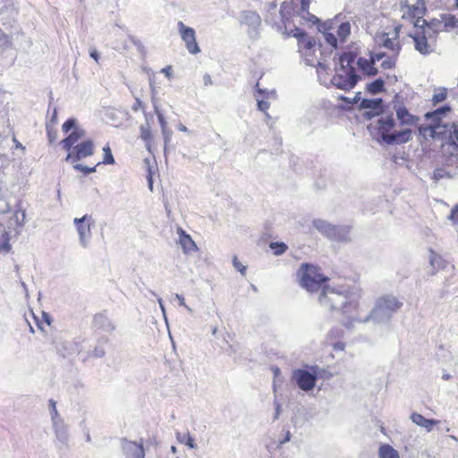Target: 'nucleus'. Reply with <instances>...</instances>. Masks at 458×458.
Here are the masks:
<instances>
[{"instance_id":"obj_1","label":"nucleus","mask_w":458,"mask_h":458,"mask_svg":"<svg viewBox=\"0 0 458 458\" xmlns=\"http://www.w3.org/2000/svg\"><path fill=\"white\" fill-rule=\"evenodd\" d=\"M359 108L365 110L363 117L366 120H371L376 116H380L375 124L370 123L368 125V130L377 142L392 146L402 145L411 140V129L405 128L401 131H394L396 122L393 114L382 116L385 112L382 98H362Z\"/></svg>"},{"instance_id":"obj_2","label":"nucleus","mask_w":458,"mask_h":458,"mask_svg":"<svg viewBox=\"0 0 458 458\" xmlns=\"http://www.w3.org/2000/svg\"><path fill=\"white\" fill-rule=\"evenodd\" d=\"M428 124L421 126L420 132L428 135L434 140L442 141L443 149L447 160H453L454 151L458 150V122L444 123L441 117L426 119Z\"/></svg>"},{"instance_id":"obj_3","label":"nucleus","mask_w":458,"mask_h":458,"mask_svg":"<svg viewBox=\"0 0 458 458\" xmlns=\"http://www.w3.org/2000/svg\"><path fill=\"white\" fill-rule=\"evenodd\" d=\"M321 306L329 310H341L344 314L352 317V311L358 307V297L351 292L349 286L338 287L325 286L318 296Z\"/></svg>"},{"instance_id":"obj_4","label":"nucleus","mask_w":458,"mask_h":458,"mask_svg":"<svg viewBox=\"0 0 458 458\" xmlns=\"http://www.w3.org/2000/svg\"><path fill=\"white\" fill-rule=\"evenodd\" d=\"M403 305V302L399 301L395 296L386 294L377 300L373 310L363 319L359 318H352V319L363 323H367L369 320L375 323H386L391 319L393 315L400 310Z\"/></svg>"},{"instance_id":"obj_5","label":"nucleus","mask_w":458,"mask_h":458,"mask_svg":"<svg viewBox=\"0 0 458 458\" xmlns=\"http://www.w3.org/2000/svg\"><path fill=\"white\" fill-rule=\"evenodd\" d=\"M299 283L301 287L309 292H316L320 289L328 277L319 273V268L309 263H303L297 272Z\"/></svg>"},{"instance_id":"obj_6","label":"nucleus","mask_w":458,"mask_h":458,"mask_svg":"<svg viewBox=\"0 0 458 458\" xmlns=\"http://www.w3.org/2000/svg\"><path fill=\"white\" fill-rule=\"evenodd\" d=\"M62 131L64 133H68L72 131L68 136L60 142L61 147L66 151H70L74 147V144L86 134V131L78 126L77 119L74 117L68 118L64 123L62 125Z\"/></svg>"},{"instance_id":"obj_7","label":"nucleus","mask_w":458,"mask_h":458,"mask_svg":"<svg viewBox=\"0 0 458 458\" xmlns=\"http://www.w3.org/2000/svg\"><path fill=\"white\" fill-rule=\"evenodd\" d=\"M73 225L79 236L80 245L86 249L89 246L92 239L91 228L95 225V220L91 215L85 214L81 217H75Z\"/></svg>"},{"instance_id":"obj_8","label":"nucleus","mask_w":458,"mask_h":458,"mask_svg":"<svg viewBox=\"0 0 458 458\" xmlns=\"http://www.w3.org/2000/svg\"><path fill=\"white\" fill-rule=\"evenodd\" d=\"M238 21L242 27H246V32L250 38L257 39L259 37L261 17L257 12L242 11L239 13Z\"/></svg>"},{"instance_id":"obj_9","label":"nucleus","mask_w":458,"mask_h":458,"mask_svg":"<svg viewBox=\"0 0 458 458\" xmlns=\"http://www.w3.org/2000/svg\"><path fill=\"white\" fill-rule=\"evenodd\" d=\"M361 77L357 73L356 69L349 71L336 69V73L332 77L331 83L339 89L349 91L357 85Z\"/></svg>"},{"instance_id":"obj_10","label":"nucleus","mask_w":458,"mask_h":458,"mask_svg":"<svg viewBox=\"0 0 458 458\" xmlns=\"http://www.w3.org/2000/svg\"><path fill=\"white\" fill-rule=\"evenodd\" d=\"M430 34L426 30H415L413 33H410L409 37L414 42V49L420 55L427 56L435 52L436 43L433 38H429Z\"/></svg>"},{"instance_id":"obj_11","label":"nucleus","mask_w":458,"mask_h":458,"mask_svg":"<svg viewBox=\"0 0 458 458\" xmlns=\"http://www.w3.org/2000/svg\"><path fill=\"white\" fill-rule=\"evenodd\" d=\"M292 379L297 387L305 392L310 393L316 386V377L309 365L301 369H296L292 373Z\"/></svg>"},{"instance_id":"obj_12","label":"nucleus","mask_w":458,"mask_h":458,"mask_svg":"<svg viewBox=\"0 0 458 458\" xmlns=\"http://www.w3.org/2000/svg\"><path fill=\"white\" fill-rule=\"evenodd\" d=\"M178 32L182 40L185 44V47L191 55H197L200 52V48L196 40L195 30L191 27L186 26L182 21L177 23Z\"/></svg>"},{"instance_id":"obj_13","label":"nucleus","mask_w":458,"mask_h":458,"mask_svg":"<svg viewBox=\"0 0 458 458\" xmlns=\"http://www.w3.org/2000/svg\"><path fill=\"white\" fill-rule=\"evenodd\" d=\"M94 143L91 140H84L75 145L65 157L66 161L78 162L83 158L91 157L94 154Z\"/></svg>"},{"instance_id":"obj_14","label":"nucleus","mask_w":458,"mask_h":458,"mask_svg":"<svg viewBox=\"0 0 458 458\" xmlns=\"http://www.w3.org/2000/svg\"><path fill=\"white\" fill-rule=\"evenodd\" d=\"M121 447L125 458H145V450L142 439L138 443L126 438H122Z\"/></svg>"},{"instance_id":"obj_15","label":"nucleus","mask_w":458,"mask_h":458,"mask_svg":"<svg viewBox=\"0 0 458 458\" xmlns=\"http://www.w3.org/2000/svg\"><path fill=\"white\" fill-rule=\"evenodd\" d=\"M52 428L57 441L58 449H62L63 447L69 449V426L64 422V420L53 422Z\"/></svg>"},{"instance_id":"obj_16","label":"nucleus","mask_w":458,"mask_h":458,"mask_svg":"<svg viewBox=\"0 0 458 458\" xmlns=\"http://www.w3.org/2000/svg\"><path fill=\"white\" fill-rule=\"evenodd\" d=\"M92 327L95 329L101 330L106 333H112L115 330V326L107 317L106 311L94 315L92 319Z\"/></svg>"},{"instance_id":"obj_17","label":"nucleus","mask_w":458,"mask_h":458,"mask_svg":"<svg viewBox=\"0 0 458 458\" xmlns=\"http://www.w3.org/2000/svg\"><path fill=\"white\" fill-rule=\"evenodd\" d=\"M255 93L258 109L264 112L267 118H270L269 114L267 112L269 108V103L264 98H268L271 95H275V91L260 89L259 84L257 83L255 86Z\"/></svg>"},{"instance_id":"obj_18","label":"nucleus","mask_w":458,"mask_h":458,"mask_svg":"<svg viewBox=\"0 0 458 458\" xmlns=\"http://www.w3.org/2000/svg\"><path fill=\"white\" fill-rule=\"evenodd\" d=\"M350 230L348 225H334L330 229L328 239L346 242L350 241Z\"/></svg>"},{"instance_id":"obj_19","label":"nucleus","mask_w":458,"mask_h":458,"mask_svg":"<svg viewBox=\"0 0 458 458\" xmlns=\"http://www.w3.org/2000/svg\"><path fill=\"white\" fill-rule=\"evenodd\" d=\"M337 21L324 22L318 26V30L323 33L326 42L333 48H336L338 45L337 38L330 30L334 29V25Z\"/></svg>"},{"instance_id":"obj_20","label":"nucleus","mask_w":458,"mask_h":458,"mask_svg":"<svg viewBox=\"0 0 458 458\" xmlns=\"http://www.w3.org/2000/svg\"><path fill=\"white\" fill-rule=\"evenodd\" d=\"M356 64L359 70L368 77H374L378 73L377 68L369 58L359 57Z\"/></svg>"},{"instance_id":"obj_21","label":"nucleus","mask_w":458,"mask_h":458,"mask_svg":"<svg viewBox=\"0 0 458 458\" xmlns=\"http://www.w3.org/2000/svg\"><path fill=\"white\" fill-rule=\"evenodd\" d=\"M179 243L184 253H189L197 250V245L191 237L181 227H178Z\"/></svg>"},{"instance_id":"obj_22","label":"nucleus","mask_w":458,"mask_h":458,"mask_svg":"<svg viewBox=\"0 0 458 458\" xmlns=\"http://www.w3.org/2000/svg\"><path fill=\"white\" fill-rule=\"evenodd\" d=\"M394 108L395 109L397 119L399 120L401 124L412 125L417 122L418 118L415 115L410 114V112L405 106L397 107L394 105Z\"/></svg>"},{"instance_id":"obj_23","label":"nucleus","mask_w":458,"mask_h":458,"mask_svg":"<svg viewBox=\"0 0 458 458\" xmlns=\"http://www.w3.org/2000/svg\"><path fill=\"white\" fill-rule=\"evenodd\" d=\"M356 58L357 55L352 51L342 53L339 55L340 66L338 69H340V71H349L351 69H355L353 64L355 63Z\"/></svg>"},{"instance_id":"obj_24","label":"nucleus","mask_w":458,"mask_h":458,"mask_svg":"<svg viewBox=\"0 0 458 458\" xmlns=\"http://www.w3.org/2000/svg\"><path fill=\"white\" fill-rule=\"evenodd\" d=\"M411 420L416 425L425 428L427 431H431L432 428L438 423L437 420L434 419H427L423 415L418 412H412L411 414Z\"/></svg>"},{"instance_id":"obj_25","label":"nucleus","mask_w":458,"mask_h":458,"mask_svg":"<svg viewBox=\"0 0 458 458\" xmlns=\"http://www.w3.org/2000/svg\"><path fill=\"white\" fill-rule=\"evenodd\" d=\"M406 7L408 9L406 15L410 19H415L416 16L424 15L427 12L424 0H417L416 4H407Z\"/></svg>"},{"instance_id":"obj_26","label":"nucleus","mask_w":458,"mask_h":458,"mask_svg":"<svg viewBox=\"0 0 458 458\" xmlns=\"http://www.w3.org/2000/svg\"><path fill=\"white\" fill-rule=\"evenodd\" d=\"M423 23L426 25V31L430 34L429 38H433L434 42H437L440 31L439 27L442 23L441 18H433L429 21H423Z\"/></svg>"},{"instance_id":"obj_27","label":"nucleus","mask_w":458,"mask_h":458,"mask_svg":"<svg viewBox=\"0 0 458 458\" xmlns=\"http://www.w3.org/2000/svg\"><path fill=\"white\" fill-rule=\"evenodd\" d=\"M366 90L371 95H377L386 91L385 81L377 78L366 85Z\"/></svg>"},{"instance_id":"obj_28","label":"nucleus","mask_w":458,"mask_h":458,"mask_svg":"<svg viewBox=\"0 0 458 458\" xmlns=\"http://www.w3.org/2000/svg\"><path fill=\"white\" fill-rule=\"evenodd\" d=\"M145 118H146V123L144 124H141L140 127V139L145 141V143L147 145H148L150 143V141L152 140V132H151V130H150V125H149V123H148V119L149 118H152V115L150 114H146L145 113Z\"/></svg>"},{"instance_id":"obj_29","label":"nucleus","mask_w":458,"mask_h":458,"mask_svg":"<svg viewBox=\"0 0 458 458\" xmlns=\"http://www.w3.org/2000/svg\"><path fill=\"white\" fill-rule=\"evenodd\" d=\"M379 458H400L398 452L390 445L383 444L378 449Z\"/></svg>"},{"instance_id":"obj_30","label":"nucleus","mask_w":458,"mask_h":458,"mask_svg":"<svg viewBox=\"0 0 458 458\" xmlns=\"http://www.w3.org/2000/svg\"><path fill=\"white\" fill-rule=\"evenodd\" d=\"M382 46L394 52V54H395V56L399 55L400 51L402 49V47L399 44V42H394V40L393 38H390L387 34L383 35Z\"/></svg>"},{"instance_id":"obj_31","label":"nucleus","mask_w":458,"mask_h":458,"mask_svg":"<svg viewBox=\"0 0 458 458\" xmlns=\"http://www.w3.org/2000/svg\"><path fill=\"white\" fill-rule=\"evenodd\" d=\"M452 111V107L449 104H445L441 106L440 107L428 112L425 114L426 119H430L431 117H441L442 119L445 117Z\"/></svg>"},{"instance_id":"obj_32","label":"nucleus","mask_w":458,"mask_h":458,"mask_svg":"<svg viewBox=\"0 0 458 458\" xmlns=\"http://www.w3.org/2000/svg\"><path fill=\"white\" fill-rule=\"evenodd\" d=\"M312 224L321 234L328 238L332 224L323 219H314Z\"/></svg>"},{"instance_id":"obj_33","label":"nucleus","mask_w":458,"mask_h":458,"mask_svg":"<svg viewBox=\"0 0 458 458\" xmlns=\"http://www.w3.org/2000/svg\"><path fill=\"white\" fill-rule=\"evenodd\" d=\"M440 18L442 22L445 24V30L458 28V19L455 17V15L451 13H442L440 14Z\"/></svg>"},{"instance_id":"obj_34","label":"nucleus","mask_w":458,"mask_h":458,"mask_svg":"<svg viewBox=\"0 0 458 458\" xmlns=\"http://www.w3.org/2000/svg\"><path fill=\"white\" fill-rule=\"evenodd\" d=\"M310 368L313 373L314 377H316V382L318 379H329L333 377L331 372L318 365H310Z\"/></svg>"},{"instance_id":"obj_35","label":"nucleus","mask_w":458,"mask_h":458,"mask_svg":"<svg viewBox=\"0 0 458 458\" xmlns=\"http://www.w3.org/2000/svg\"><path fill=\"white\" fill-rule=\"evenodd\" d=\"M108 338L103 337L98 340V344L91 352V356L94 358H103L106 355L105 344H107Z\"/></svg>"},{"instance_id":"obj_36","label":"nucleus","mask_w":458,"mask_h":458,"mask_svg":"<svg viewBox=\"0 0 458 458\" xmlns=\"http://www.w3.org/2000/svg\"><path fill=\"white\" fill-rule=\"evenodd\" d=\"M176 438L181 444L187 445L190 449H197L198 447L197 445L195 444L194 438L191 436L189 432L184 434L177 432Z\"/></svg>"},{"instance_id":"obj_37","label":"nucleus","mask_w":458,"mask_h":458,"mask_svg":"<svg viewBox=\"0 0 458 458\" xmlns=\"http://www.w3.org/2000/svg\"><path fill=\"white\" fill-rule=\"evenodd\" d=\"M337 37L341 42H344L347 37L351 34V24L349 21L341 22L337 26Z\"/></svg>"},{"instance_id":"obj_38","label":"nucleus","mask_w":458,"mask_h":458,"mask_svg":"<svg viewBox=\"0 0 458 458\" xmlns=\"http://www.w3.org/2000/svg\"><path fill=\"white\" fill-rule=\"evenodd\" d=\"M298 45L300 48H303L306 51L310 52L316 46V39L315 38L310 37L306 34L301 39H300Z\"/></svg>"},{"instance_id":"obj_39","label":"nucleus","mask_w":458,"mask_h":458,"mask_svg":"<svg viewBox=\"0 0 458 458\" xmlns=\"http://www.w3.org/2000/svg\"><path fill=\"white\" fill-rule=\"evenodd\" d=\"M12 249L10 244V233L7 231H4L0 235V252L8 253Z\"/></svg>"},{"instance_id":"obj_40","label":"nucleus","mask_w":458,"mask_h":458,"mask_svg":"<svg viewBox=\"0 0 458 458\" xmlns=\"http://www.w3.org/2000/svg\"><path fill=\"white\" fill-rule=\"evenodd\" d=\"M48 409H49V413H50V419H51V423L55 422V421H59V420H64L57 409H56V402L53 399H50L48 401Z\"/></svg>"},{"instance_id":"obj_41","label":"nucleus","mask_w":458,"mask_h":458,"mask_svg":"<svg viewBox=\"0 0 458 458\" xmlns=\"http://www.w3.org/2000/svg\"><path fill=\"white\" fill-rule=\"evenodd\" d=\"M447 97V89L445 88H438L436 89L435 94L432 97V104L434 106L445 101Z\"/></svg>"},{"instance_id":"obj_42","label":"nucleus","mask_w":458,"mask_h":458,"mask_svg":"<svg viewBox=\"0 0 458 458\" xmlns=\"http://www.w3.org/2000/svg\"><path fill=\"white\" fill-rule=\"evenodd\" d=\"M269 247L276 256L284 254L288 249L287 245L283 242H272Z\"/></svg>"},{"instance_id":"obj_43","label":"nucleus","mask_w":458,"mask_h":458,"mask_svg":"<svg viewBox=\"0 0 458 458\" xmlns=\"http://www.w3.org/2000/svg\"><path fill=\"white\" fill-rule=\"evenodd\" d=\"M13 218L15 220L16 225L18 227H22L25 224L26 212L25 209L21 207L15 211L13 215Z\"/></svg>"},{"instance_id":"obj_44","label":"nucleus","mask_w":458,"mask_h":458,"mask_svg":"<svg viewBox=\"0 0 458 458\" xmlns=\"http://www.w3.org/2000/svg\"><path fill=\"white\" fill-rule=\"evenodd\" d=\"M104 157L102 163L105 165H114V157L113 156L112 150L109 147V145H106L103 148Z\"/></svg>"},{"instance_id":"obj_45","label":"nucleus","mask_w":458,"mask_h":458,"mask_svg":"<svg viewBox=\"0 0 458 458\" xmlns=\"http://www.w3.org/2000/svg\"><path fill=\"white\" fill-rule=\"evenodd\" d=\"M154 111L157 116V120L160 124L161 131H165V129H168L166 120L157 103H154Z\"/></svg>"},{"instance_id":"obj_46","label":"nucleus","mask_w":458,"mask_h":458,"mask_svg":"<svg viewBox=\"0 0 458 458\" xmlns=\"http://www.w3.org/2000/svg\"><path fill=\"white\" fill-rule=\"evenodd\" d=\"M99 165H100V163H98L95 166L89 167V166H87V165H81V164H75L73 165V168L76 171L82 172L84 174V175H87V174H89L91 173H95L97 166Z\"/></svg>"},{"instance_id":"obj_47","label":"nucleus","mask_w":458,"mask_h":458,"mask_svg":"<svg viewBox=\"0 0 458 458\" xmlns=\"http://www.w3.org/2000/svg\"><path fill=\"white\" fill-rule=\"evenodd\" d=\"M396 58L395 54H394L393 56H387L385 60H383L381 66L384 69H393L395 67L396 64Z\"/></svg>"},{"instance_id":"obj_48","label":"nucleus","mask_w":458,"mask_h":458,"mask_svg":"<svg viewBox=\"0 0 458 458\" xmlns=\"http://www.w3.org/2000/svg\"><path fill=\"white\" fill-rule=\"evenodd\" d=\"M300 4H301V7H300V10L301 12H306L308 15L310 16V21H318V19L310 14L308 11H309V7H310V0H300Z\"/></svg>"},{"instance_id":"obj_49","label":"nucleus","mask_w":458,"mask_h":458,"mask_svg":"<svg viewBox=\"0 0 458 458\" xmlns=\"http://www.w3.org/2000/svg\"><path fill=\"white\" fill-rule=\"evenodd\" d=\"M233 266L242 276L246 274L247 267L238 259L237 256L233 257Z\"/></svg>"},{"instance_id":"obj_50","label":"nucleus","mask_w":458,"mask_h":458,"mask_svg":"<svg viewBox=\"0 0 458 458\" xmlns=\"http://www.w3.org/2000/svg\"><path fill=\"white\" fill-rule=\"evenodd\" d=\"M163 138H164V153L166 155L167 147L169 142L171 141L173 131L170 129H165V131H162Z\"/></svg>"},{"instance_id":"obj_51","label":"nucleus","mask_w":458,"mask_h":458,"mask_svg":"<svg viewBox=\"0 0 458 458\" xmlns=\"http://www.w3.org/2000/svg\"><path fill=\"white\" fill-rule=\"evenodd\" d=\"M386 56V55L385 52H377V53H373L371 51L369 52V59L372 61L374 65L376 64L377 62L382 60Z\"/></svg>"},{"instance_id":"obj_52","label":"nucleus","mask_w":458,"mask_h":458,"mask_svg":"<svg viewBox=\"0 0 458 458\" xmlns=\"http://www.w3.org/2000/svg\"><path fill=\"white\" fill-rule=\"evenodd\" d=\"M273 403L275 406V414L273 417V421H276L279 419V416L281 413V403H279V401L277 399V395L275 396Z\"/></svg>"},{"instance_id":"obj_53","label":"nucleus","mask_w":458,"mask_h":458,"mask_svg":"<svg viewBox=\"0 0 458 458\" xmlns=\"http://www.w3.org/2000/svg\"><path fill=\"white\" fill-rule=\"evenodd\" d=\"M413 20V26L416 30H426V25H424L423 21H426L423 19V15L416 16Z\"/></svg>"},{"instance_id":"obj_54","label":"nucleus","mask_w":458,"mask_h":458,"mask_svg":"<svg viewBox=\"0 0 458 458\" xmlns=\"http://www.w3.org/2000/svg\"><path fill=\"white\" fill-rule=\"evenodd\" d=\"M149 87H150V92H151V101H152V104L154 105V103H157V89H156V86H155V81H154V79L153 78H149Z\"/></svg>"},{"instance_id":"obj_55","label":"nucleus","mask_w":458,"mask_h":458,"mask_svg":"<svg viewBox=\"0 0 458 458\" xmlns=\"http://www.w3.org/2000/svg\"><path fill=\"white\" fill-rule=\"evenodd\" d=\"M291 437H292L291 432L289 430H286L284 437L278 440L276 448H280L283 445L289 442L291 440Z\"/></svg>"},{"instance_id":"obj_56","label":"nucleus","mask_w":458,"mask_h":458,"mask_svg":"<svg viewBox=\"0 0 458 458\" xmlns=\"http://www.w3.org/2000/svg\"><path fill=\"white\" fill-rule=\"evenodd\" d=\"M307 33L300 29V28H295L293 30V36L294 38H296L298 39V42L300 41V39H301Z\"/></svg>"},{"instance_id":"obj_57","label":"nucleus","mask_w":458,"mask_h":458,"mask_svg":"<svg viewBox=\"0 0 458 458\" xmlns=\"http://www.w3.org/2000/svg\"><path fill=\"white\" fill-rule=\"evenodd\" d=\"M129 38H130L131 42L138 48V50H140V51L143 50L144 46L140 39H138L137 38H135L133 36H130Z\"/></svg>"},{"instance_id":"obj_58","label":"nucleus","mask_w":458,"mask_h":458,"mask_svg":"<svg viewBox=\"0 0 458 458\" xmlns=\"http://www.w3.org/2000/svg\"><path fill=\"white\" fill-rule=\"evenodd\" d=\"M175 298L179 301L180 306H183L187 310L191 311V309L185 304V301L182 295L176 293Z\"/></svg>"},{"instance_id":"obj_59","label":"nucleus","mask_w":458,"mask_h":458,"mask_svg":"<svg viewBox=\"0 0 458 458\" xmlns=\"http://www.w3.org/2000/svg\"><path fill=\"white\" fill-rule=\"evenodd\" d=\"M449 219L458 224V207L452 209Z\"/></svg>"},{"instance_id":"obj_60","label":"nucleus","mask_w":458,"mask_h":458,"mask_svg":"<svg viewBox=\"0 0 458 458\" xmlns=\"http://www.w3.org/2000/svg\"><path fill=\"white\" fill-rule=\"evenodd\" d=\"M142 107H143L142 101L139 98H136L135 102H134V104L131 106V109L134 112H137L140 108H142Z\"/></svg>"},{"instance_id":"obj_61","label":"nucleus","mask_w":458,"mask_h":458,"mask_svg":"<svg viewBox=\"0 0 458 458\" xmlns=\"http://www.w3.org/2000/svg\"><path fill=\"white\" fill-rule=\"evenodd\" d=\"M47 137L50 143H53L55 140V132H53L50 129L49 124H47Z\"/></svg>"},{"instance_id":"obj_62","label":"nucleus","mask_w":458,"mask_h":458,"mask_svg":"<svg viewBox=\"0 0 458 458\" xmlns=\"http://www.w3.org/2000/svg\"><path fill=\"white\" fill-rule=\"evenodd\" d=\"M89 55L91 58H93L96 62H98L99 58H100V55L98 53V51L95 48L91 49L89 51Z\"/></svg>"},{"instance_id":"obj_63","label":"nucleus","mask_w":458,"mask_h":458,"mask_svg":"<svg viewBox=\"0 0 458 458\" xmlns=\"http://www.w3.org/2000/svg\"><path fill=\"white\" fill-rule=\"evenodd\" d=\"M161 72H163L165 77L170 79L172 77V67L171 66H165L161 70Z\"/></svg>"},{"instance_id":"obj_64","label":"nucleus","mask_w":458,"mask_h":458,"mask_svg":"<svg viewBox=\"0 0 458 458\" xmlns=\"http://www.w3.org/2000/svg\"><path fill=\"white\" fill-rule=\"evenodd\" d=\"M203 82H204L205 86L212 85L213 81H212L211 76L209 74L206 73L203 76Z\"/></svg>"}]
</instances>
